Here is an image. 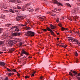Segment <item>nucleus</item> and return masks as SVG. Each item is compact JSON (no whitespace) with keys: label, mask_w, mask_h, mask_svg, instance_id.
I'll return each mask as SVG.
<instances>
[{"label":"nucleus","mask_w":80,"mask_h":80,"mask_svg":"<svg viewBox=\"0 0 80 80\" xmlns=\"http://www.w3.org/2000/svg\"><path fill=\"white\" fill-rule=\"evenodd\" d=\"M26 35L29 37H33L35 35V32L30 31H27V33H26Z\"/></svg>","instance_id":"1"},{"label":"nucleus","mask_w":80,"mask_h":80,"mask_svg":"<svg viewBox=\"0 0 80 80\" xmlns=\"http://www.w3.org/2000/svg\"><path fill=\"white\" fill-rule=\"evenodd\" d=\"M23 54H24L25 55H26L28 56V55H29V53L27 52L24 49H22L21 52V53L20 55L21 56H23Z\"/></svg>","instance_id":"2"},{"label":"nucleus","mask_w":80,"mask_h":80,"mask_svg":"<svg viewBox=\"0 0 80 80\" xmlns=\"http://www.w3.org/2000/svg\"><path fill=\"white\" fill-rule=\"evenodd\" d=\"M15 41H10L8 42V44L10 45V46H12V45H13L15 43Z\"/></svg>","instance_id":"3"},{"label":"nucleus","mask_w":80,"mask_h":80,"mask_svg":"<svg viewBox=\"0 0 80 80\" xmlns=\"http://www.w3.org/2000/svg\"><path fill=\"white\" fill-rule=\"evenodd\" d=\"M28 6H29V3H28L25 5H24L23 6L21 9L22 11H25V9L27 8V7H28Z\"/></svg>","instance_id":"4"},{"label":"nucleus","mask_w":80,"mask_h":80,"mask_svg":"<svg viewBox=\"0 0 80 80\" xmlns=\"http://www.w3.org/2000/svg\"><path fill=\"white\" fill-rule=\"evenodd\" d=\"M48 31H49V32H50V33L52 35H53V36H55V34L54 33V32L52 31V30L50 28H48Z\"/></svg>","instance_id":"5"},{"label":"nucleus","mask_w":80,"mask_h":80,"mask_svg":"<svg viewBox=\"0 0 80 80\" xmlns=\"http://www.w3.org/2000/svg\"><path fill=\"white\" fill-rule=\"evenodd\" d=\"M23 18H24V17L23 16H18L16 18V20L17 21H19V20H20V19Z\"/></svg>","instance_id":"6"},{"label":"nucleus","mask_w":80,"mask_h":80,"mask_svg":"<svg viewBox=\"0 0 80 80\" xmlns=\"http://www.w3.org/2000/svg\"><path fill=\"white\" fill-rule=\"evenodd\" d=\"M6 65V63H5L3 62L0 61V66H1V67H3V66H4V65Z\"/></svg>","instance_id":"7"},{"label":"nucleus","mask_w":80,"mask_h":80,"mask_svg":"<svg viewBox=\"0 0 80 80\" xmlns=\"http://www.w3.org/2000/svg\"><path fill=\"white\" fill-rule=\"evenodd\" d=\"M49 25H50L51 29H55V28H56V27L55 26H53V25L52 24H49Z\"/></svg>","instance_id":"8"},{"label":"nucleus","mask_w":80,"mask_h":80,"mask_svg":"<svg viewBox=\"0 0 80 80\" xmlns=\"http://www.w3.org/2000/svg\"><path fill=\"white\" fill-rule=\"evenodd\" d=\"M28 10L29 12H32L33 11V8L30 7H28Z\"/></svg>","instance_id":"9"},{"label":"nucleus","mask_w":80,"mask_h":80,"mask_svg":"<svg viewBox=\"0 0 80 80\" xmlns=\"http://www.w3.org/2000/svg\"><path fill=\"white\" fill-rule=\"evenodd\" d=\"M73 73H74V75L75 76V75H77V74H78V72L75 71H73Z\"/></svg>","instance_id":"10"},{"label":"nucleus","mask_w":80,"mask_h":80,"mask_svg":"<svg viewBox=\"0 0 80 80\" xmlns=\"http://www.w3.org/2000/svg\"><path fill=\"white\" fill-rule=\"evenodd\" d=\"M53 3H54V4H57V5H58V4L59 2L58 1L55 0L53 2Z\"/></svg>","instance_id":"11"},{"label":"nucleus","mask_w":80,"mask_h":80,"mask_svg":"<svg viewBox=\"0 0 80 80\" xmlns=\"http://www.w3.org/2000/svg\"><path fill=\"white\" fill-rule=\"evenodd\" d=\"M50 28L48 27H46V29H42V30L43 31H44V32H46L48 30V29Z\"/></svg>","instance_id":"12"},{"label":"nucleus","mask_w":80,"mask_h":80,"mask_svg":"<svg viewBox=\"0 0 80 80\" xmlns=\"http://www.w3.org/2000/svg\"><path fill=\"white\" fill-rule=\"evenodd\" d=\"M77 11V9H74L72 10V12L75 13V12H76Z\"/></svg>","instance_id":"13"},{"label":"nucleus","mask_w":80,"mask_h":80,"mask_svg":"<svg viewBox=\"0 0 80 80\" xmlns=\"http://www.w3.org/2000/svg\"><path fill=\"white\" fill-rule=\"evenodd\" d=\"M12 36H17V33H12Z\"/></svg>","instance_id":"14"},{"label":"nucleus","mask_w":80,"mask_h":80,"mask_svg":"<svg viewBox=\"0 0 80 80\" xmlns=\"http://www.w3.org/2000/svg\"><path fill=\"white\" fill-rule=\"evenodd\" d=\"M9 11L10 12H11V13H15V11H14L12 9H10Z\"/></svg>","instance_id":"15"},{"label":"nucleus","mask_w":80,"mask_h":80,"mask_svg":"<svg viewBox=\"0 0 80 80\" xmlns=\"http://www.w3.org/2000/svg\"><path fill=\"white\" fill-rule=\"evenodd\" d=\"M74 55H75L76 57H77L78 56V53L77 52H74Z\"/></svg>","instance_id":"16"},{"label":"nucleus","mask_w":80,"mask_h":80,"mask_svg":"<svg viewBox=\"0 0 80 80\" xmlns=\"http://www.w3.org/2000/svg\"><path fill=\"white\" fill-rule=\"evenodd\" d=\"M58 6H59V5H61L62 7H63V4H62V3L61 2H58Z\"/></svg>","instance_id":"17"},{"label":"nucleus","mask_w":80,"mask_h":80,"mask_svg":"<svg viewBox=\"0 0 80 80\" xmlns=\"http://www.w3.org/2000/svg\"><path fill=\"white\" fill-rule=\"evenodd\" d=\"M10 2H13L15 3V0H9Z\"/></svg>","instance_id":"18"},{"label":"nucleus","mask_w":80,"mask_h":80,"mask_svg":"<svg viewBox=\"0 0 80 80\" xmlns=\"http://www.w3.org/2000/svg\"><path fill=\"white\" fill-rule=\"evenodd\" d=\"M58 26L59 27H62V23L61 22H60V23L58 25Z\"/></svg>","instance_id":"19"},{"label":"nucleus","mask_w":80,"mask_h":80,"mask_svg":"<svg viewBox=\"0 0 80 80\" xmlns=\"http://www.w3.org/2000/svg\"><path fill=\"white\" fill-rule=\"evenodd\" d=\"M65 30V28L62 27V28H61V30L62 31H63L64 30Z\"/></svg>","instance_id":"20"},{"label":"nucleus","mask_w":80,"mask_h":80,"mask_svg":"<svg viewBox=\"0 0 80 80\" xmlns=\"http://www.w3.org/2000/svg\"><path fill=\"white\" fill-rule=\"evenodd\" d=\"M11 24H7L6 25L7 27H11Z\"/></svg>","instance_id":"21"},{"label":"nucleus","mask_w":80,"mask_h":80,"mask_svg":"<svg viewBox=\"0 0 80 80\" xmlns=\"http://www.w3.org/2000/svg\"><path fill=\"white\" fill-rule=\"evenodd\" d=\"M18 26H12V28H18Z\"/></svg>","instance_id":"22"},{"label":"nucleus","mask_w":80,"mask_h":80,"mask_svg":"<svg viewBox=\"0 0 80 80\" xmlns=\"http://www.w3.org/2000/svg\"><path fill=\"white\" fill-rule=\"evenodd\" d=\"M3 45V42L0 41V45Z\"/></svg>","instance_id":"23"},{"label":"nucleus","mask_w":80,"mask_h":80,"mask_svg":"<svg viewBox=\"0 0 80 80\" xmlns=\"http://www.w3.org/2000/svg\"><path fill=\"white\" fill-rule=\"evenodd\" d=\"M14 50H15V49L13 48H12L11 49H10V51H11V52H13V51H14Z\"/></svg>","instance_id":"24"},{"label":"nucleus","mask_w":80,"mask_h":80,"mask_svg":"<svg viewBox=\"0 0 80 80\" xmlns=\"http://www.w3.org/2000/svg\"><path fill=\"white\" fill-rule=\"evenodd\" d=\"M8 72H12V70L8 68H7Z\"/></svg>","instance_id":"25"},{"label":"nucleus","mask_w":80,"mask_h":80,"mask_svg":"<svg viewBox=\"0 0 80 80\" xmlns=\"http://www.w3.org/2000/svg\"><path fill=\"white\" fill-rule=\"evenodd\" d=\"M15 31H16V32H18L19 31V29H18V28H16L15 29Z\"/></svg>","instance_id":"26"},{"label":"nucleus","mask_w":80,"mask_h":80,"mask_svg":"<svg viewBox=\"0 0 80 80\" xmlns=\"http://www.w3.org/2000/svg\"><path fill=\"white\" fill-rule=\"evenodd\" d=\"M19 46H22V42H19Z\"/></svg>","instance_id":"27"},{"label":"nucleus","mask_w":80,"mask_h":80,"mask_svg":"<svg viewBox=\"0 0 80 80\" xmlns=\"http://www.w3.org/2000/svg\"><path fill=\"white\" fill-rule=\"evenodd\" d=\"M20 35V32H18L17 33V36H19Z\"/></svg>","instance_id":"28"},{"label":"nucleus","mask_w":80,"mask_h":80,"mask_svg":"<svg viewBox=\"0 0 80 80\" xmlns=\"http://www.w3.org/2000/svg\"><path fill=\"white\" fill-rule=\"evenodd\" d=\"M17 8H18V10H20V9H21V7L19 6H17Z\"/></svg>","instance_id":"29"},{"label":"nucleus","mask_w":80,"mask_h":80,"mask_svg":"<svg viewBox=\"0 0 80 80\" xmlns=\"http://www.w3.org/2000/svg\"><path fill=\"white\" fill-rule=\"evenodd\" d=\"M17 72V70H16L15 69H13V70H12L11 72Z\"/></svg>","instance_id":"30"},{"label":"nucleus","mask_w":80,"mask_h":80,"mask_svg":"<svg viewBox=\"0 0 80 80\" xmlns=\"http://www.w3.org/2000/svg\"><path fill=\"white\" fill-rule=\"evenodd\" d=\"M8 80V78L7 77H6L4 80Z\"/></svg>","instance_id":"31"},{"label":"nucleus","mask_w":80,"mask_h":80,"mask_svg":"<svg viewBox=\"0 0 80 80\" xmlns=\"http://www.w3.org/2000/svg\"><path fill=\"white\" fill-rule=\"evenodd\" d=\"M66 5H68V6H69V7H71V6H70V4H69V3H67L66 4Z\"/></svg>","instance_id":"32"},{"label":"nucleus","mask_w":80,"mask_h":80,"mask_svg":"<svg viewBox=\"0 0 80 80\" xmlns=\"http://www.w3.org/2000/svg\"><path fill=\"white\" fill-rule=\"evenodd\" d=\"M2 8H4V9H6V10L7 9V8L6 7H3L2 6Z\"/></svg>","instance_id":"33"},{"label":"nucleus","mask_w":80,"mask_h":80,"mask_svg":"<svg viewBox=\"0 0 80 80\" xmlns=\"http://www.w3.org/2000/svg\"><path fill=\"white\" fill-rule=\"evenodd\" d=\"M56 22L57 23L59 22V18H58L57 19H56Z\"/></svg>","instance_id":"34"},{"label":"nucleus","mask_w":80,"mask_h":80,"mask_svg":"<svg viewBox=\"0 0 80 80\" xmlns=\"http://www.w3.org/2000/svg\"><path fill=\"white\" fill-rule=\"evenodd\" d=\"M8 75L9 76H12V73H8Z\"/></svg>","instance_id":"35"},{"label":"nucleus","mask_w":80,"mask_h":80,"mask_svg":"<svg viewBox=\"0 0 80 80\" xmlns=\"http://www.w3.org/2000/svg\"><path fill=\"white\" fill-rule=\"evenodd\" d=\"M27 30H30V29H31V28H30V27H27Z\"/></svg>","instance_id":"36"},{"label":"nucleus","mask_w":80,"mask_h":80,"mask_svg":"<svg viewBox=\"0 0 80 80\" xmlns=\"http://www.w3.org/2000/svg\"><path fill=\"white\" fill-rule=\"evenodd\" d=\"M2 32V29L0 28V33Z\"/></svg>","instance_id":"37"},{"label":"nucleus","mask_w":80,"mask_h":80,"mask_svg":"<svg viewBox=\"0 0 80 80\" xmlns=\"http://www.w3.org/2000/svg\"><path fill=\"white\" fill-rule=\"evenodd\" d=\"M42 78H43V77L42 76H41V77L40 78V80H42Z\"/></svg>","instance_id":"38"},{"label":"nucleus","mask_w":80,"mask_h":80,"mask_svg":"<svg viewBox=\"0 0 80 80\" xmlns=\"http://www.w3.org/2000/svg\"><path fill=\"white\" fill-rule=\"evenodd\" d=\"M53 10H54V12H57V9H53Z\"/></svg>","instance_id":"39"},{"label":"nucleus","mask_w":80,"mask_h":80,"mask_svg":"<svg viewBox=\"0 0 80 80\" xmlns=\"http://www.w3.org/2000/svg\"><path fill=\"white\" fill-rule=\"evenodd\" d=\"M75 33H77V34H78H78H79V32H77V31H76V32H75Z\"/></svg>","instance_id":"40"},{"label":"nucleus","mask_w":80,"mask_h":80,"mask_svg":"<svg viewBox=\"0 0 80 80\" xmlns=\"http://www.w3.org/2000/svg\"><path fill=\"white\" fill-rule=\"evenodd\" d=\"M69 75H72V72H69Z\"/></svg>","instance_id":"41"},{"label":"nucleus","mask_w":80,"mask_h":80,"mask_svg":"<svg viewBox=\"0 0 80 80\" xmlns=\"http://www.w3.org/2000/svg\"><path fill=\"white\" fill-rule=\"evenodd\" d=\"M77 78L78 80H80V77H77Z\"/></svg>","instance_id":"42"},{"label":"nucleus","mask_w":80,"mask_h":80,"mask_svg":"<svg viewBox=\"0 0 80 80\" xmlns=\"http://www.w3.org/2000/svg\"><path fill=\"white\" fill-rule=\"evenodd\" d=\"M77 75L78 77H80V73H79Z\"/></svg>","instance_id":"43"},{"label":"nucleus","mask_w":80,"mask_h":80,"mask_svg":"<svg viewBox=\"0 0 80 80\" xmlns=\"http://www.w3.org/2000/svg\"><path fill=\"white\" fill-rule=\"evenodd\" d=\"M34 73H32V75H31V77H34Z\"/></svg>","instance_id":"44"},{"label":"nucleus","mask_w":80,"mask_h":80,"mask_svg":"<svg viewBox=\"0 0 80 80\" xmlns=\"http://www.w3.org/2000/svg\"><path fill=\"white\" fill-rule=\"evenodd\" d=\"M17 75L18 76H20V74H19V73H18Z\"/></svg>","instance_id":"45"},{"label":"nucleus","mask_w":80,"mask_h":80,"mask_svg":"<svg viewBox=\"0 0 80 80\" xmlns=\"http://www.w3.org/2000/svg\"><path fill=\"white\" fill-rule=\"evenodd\" d=\"M25 78H28V76H25Z\"/></svg>","instance_id":"46"},{"label":"nucleus","mask_w":80,"mask_h":80,"mask_svg":"<svg viewBox=\"0 0 80 80\" xmlns=\"http://www.w3.org/2000/svg\"><path fill=\"white\" fill-rule=\"evenodd\" d=\"M15 12H18V11L17 10H15Z\"/></svg>","instance_id":"47"},{"label":"nucleus","mask_w":80,"mask_h":80,"mask_svg":"<svg viewBox=\"0 0 80 80\" xmlns=\"http://www.w3.org/2000/svg\"><path fill=\"white\" fill-rule=\"evenodd\" d=\"M48 14H50V13H51V12H48Z\"/></svg>","instance_id":"48"},{"label":"nucleus","mask_w":80,"mask_h":80,"mask_svg":"<svg viewBox=\"0 0 80 80\" xmlns=\"http://www.w3.org/2000/svg\"><path fill=\"white\" fill-rule=\"evenodd\" d=\"M69 20H70L71 21H72V19L71 18H69Z\"/></svg>","instance_id":"49"},{"label":"nucleus","mask_w":80,"mask_h":80,"mask_svg":"<svg viewBox=\"0 0 80 80\" xmlns=\"http://www.w3.org/2000/svg\"><path fill=\"white\" fill-rule=\"evenodd\" d=\"M43 17H40V18H42V19H43Z\"/></svg>","instance_id":"50"},{"label":"nucleus","mask_w":80,"mask_h":80,"mask_svg":"<svg viewBox=\"0 0 80 80\" xmlns=\"http://www.w3.org/2000/svg\"><path fill=\"white\" fill-rule=\"evenodd\" d=\"M68 28H65V30H68Z\"/></svg>","instance_id":"51"},{"label":"nucleus","mask_w":80,"mask_h":80,"mask_svg":"<svg viewBox=\"0 0 80 80\" xmlns=\"http://www.w3.org/2000/svg\"><path fill=\"white\" fill-rule=\"evenodd\" d=\"M2 53H3V52H0V54H2Z\"/></svg>","instance_id":"52"},{"label":"nucleus","mask_w":80,"mask_h":80,"mask_svg":"<svg viewBox=\"0 0 80 80\" xmlns=\"http://www.w3.org/2000/svg\"><path fill=\"white\" fill-rule=\"evenodd\" d=\"M21 26H24V25L23 24H21Z\"/></svg>","instance_id":"53"},{"label":"nucleus","mask_w":80,"mask_h":80,"mask_svg":"<svg viewBox=\"0 0 80 80\" xmlns=\"http://www.w3.org/2000/svg\"><path fill=\"white\" fill-rule=\"evenodd\" d=\"M13 74H14V73H11V75H13Z\"/></svg>","instance_id":"54"},{"label":"nucleus","mask_w":80,"mask_h":80,"mask_svg":"<svg viewBox=\"0 0 80 80\" xmlns=\"http://www.w3.org/2000/svg\"><path fill=\"white\" fill-rule=\"evenodd\" d=\"M77 77H78V75H76V78H77Z\"/></svg>","instance_id":"55"},{"label":"nucleus","mask_w":80,"mask_h":80,"mask_svg":"<svg viewBox=\"0 0 80 80\" xmlns=\"http://www.w3.org/2000/svg\"><path fill=\"white\" fill-rule=\"evenodd\" d=\"M57 35H59V33H57Z\"/></svg>","instance_id":"56"},{"label":"nucleus","mask_w":80,"mask_h":80,"mask_svg":"<svg viewBox=\"0 0 80 80\" xmlns=\"http://www.w3.org/2000/svg\"><path fill=\"white\" fill-rule=\"evenodd\" d=\"M71 76H72V77H73V75L72 74V75H71Z\"/></svg>","instance_id":"57"},{"label":"nucleus","mask_w":80,"mask_h":80,"mask_svg":"<svg viewBox=\"0 0 80 80\" xmlns=\"http://www.w3.org/2000/svg\"><path fill=\"white\" fill-rule=\"evenodd\" d=\"M25 57V56H24L22 58H21V59H22V58H24Z\"/></svg>","instance_id":"58"},{"label":"nucleus","mask_w":80,"mask_h":80,"mask_svg":"<svg viewBox=\"0 0 80 80\" xmlns=\"http://www.w3.org/2000/svg\"><path fill=\"white\" fill-rule=\"evenodd\" d=\"M76 63H78V61L77 60V61H76Z\"/></svg>","instance_id":"59"},{"label":"nucleus","mask_w":80,"mask_h":80,"mask_svg":"<svg viewBox=\"0 0 80 80\" xmlns=\"http://www.w3.org/2000/svg\"><path fill=\"white\" fill-rule=\"evenodd\" d=\"M35 73H36V72H34L33 73L34 74H35Z\"/></svg>","instance_id":"60"},{"label":"nucleus","mask_w":80,"mask_h":80,"mask_svg":"<svg viewBox=\"0 0 80 80\" xmlns=\"http://www.w3.org/2000/svg\"><path fill=\"white\" fill-rule=\"evenodd\" d=\"M59 38H57V40H59Z\"/></svg>","instance_id":"61"},{"label":"nucleus","mask_w":80,"mask_h":80,"mask_svg":"<svg viewBox=\"0 0 80 80\" xmlns=\"http://www.w3.org/2000/svg\"><path fill=\"white\" fill-rule=\"evenodd\" d=\"M60 44H64V43H60Z\"/></svg>","instance_id":"62"},{"label":"nucleus","mask_w":80,"mask_h":80,"mask_svg":"<svg viewBox=\"0 0 80 80\" xmlns=\"http://www.w3.org/2000/svg\"><path fill=\"white\" fill-rule=\"evenodd\" d=\"M0 80H3V78L1 79Z\"/></svg>","instance_id":"63"},{"label":"nucleus","mask_w":80,"mask_h":80,"mask_svg":"<svg viewBox=\"0 0 80 80\" xmlns=\"http://www.w3.org/2000/svg\"><path fill=\"white\" fill-rule=\"evenodd\" d=\"M78 2H80V0H78Z\"/></svg>","instance_id":"64"}]
</instances>
